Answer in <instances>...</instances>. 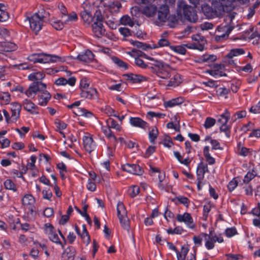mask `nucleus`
I'll list each match as a JSON object with an SVG mask.
<instances>
[{
	"label": "nucleus",
	"mask_w": 260,
	"mask_h": 260,
	"mask_svg": "<svg viewBox=\"0 0 260 260\" xmlns=\"http://www.w3.org/2000/svg\"><path fill=\"white\" fill-rule=\"evenodd\" d=\"M81 17L82 20L87 23H89L92 20L91 12H81Z\"/></svg>",
	"instance_id": "nucleus-53"
},
{
	"label": "nucleus",
	"mask_w": 260,
	"mask_h": 260,
	"mask_svg": "<svg viewBox=\"0 0 260 260\" xmlns=\"http://www.w3.org/2000/svg\"><path fill=\"white\" fill-rule=\"evenodd\" d=\"M46 88V85L42 82H34L25 90L24 93L29 98H34L39 92Z\"/></svg>",
	"instance_id": "nucleus-7"
},
{
	"label": "nucleus",
	"mask_w": 260,
	"mask_h": 260,
	"mask_svg": "<svg viewBox=\"0 0 260 260\" xmlns=\"http://www.w3.org/2000/svg\"><path fill=\"white\" fill-rule=\"evenodd\" d=\"M156 11V6L152 5L145 7L142 10V13L148 17L154 16Z\"/></svg>",
	"instance_id": "nucleus-32"
},
{
	"label": "nucleus",
	"mask_w": 260,
	"mask_h": 260,
	"mask_svg": "<svg viewBox=\"0 0 260 260\" xmlns=\"http://www.w3.org/2000/svg\"><path fill=\"white\" fill-rule=\"evenodd\" d=\"M61 58L57 55L44 53V63L61 62Z\"/></svg>",
	"instance_id": "nucleus-39"
},
{
	"label": "nucleus",
	"mask_w": 260,
	"mask_h": 260,
	"mask_svg": "<svg viewBox=\"0 0 260 260\" xmlns=\"http://www.w3.org/2000/svg\"><path fill=\"white\" fill-rule=\"evenodd\" d=\"M92 27L93 32L96 37L100 38L104 35L105 29L103 28V21L99 18L94 22Z\"/></svg>",
	"instance_id": "nucleus-18"
},
{
	"label": "nucleus",
	"mask_w": 260,
	"mask_h": 260,
	"mask_svg": "<svg viewBox=\"0 0 260 260\" xmlns=\"http://www.w3.org/2000/svg\"><path fill=\"white\" fill-rule=\"evenodd\" d=\"M0 101L3 104H8L11 101V96L8 92H0Z\"/></svg>",
	"instance_id": "nucleus-50"
},
{
	"label": "nucleus",
	"mask_w": 260,
	"mask_h": 260,
	"mask_svg": "<svg viewBox=\"0 0 260 260\" xmlns=\"http://www.w3.org/2000/svg\"><path fill=\"white\" fill-rule=\"evenodd\" d=\"M208 172V166L202 162H200L197 167L196 173L197 176V180L199 183H201L204 178L206 172Z\"/></svg>",
	"instance_id": "nucleus-24"
},
{
	"label": "nucleus",
	"mask_w": 260,
	"mask_h": 260,
	"mask_svg": "<svg viewBox=\"0 0 260 260\" xmlns=\"http://www.w3.org/2000/svg\"><path fill=\"white\" fill-rule=\"evenodd\" d=\"M7 6L3 3H0V21L4 22L9 18V13L7 11Z\"/></svg>",
	"instance_id": "nucleus-34"
},
{
	"label": "nucleus",
	"mask_w": 260,
	"mask_h": 260,
	"mask_svg": "<svg viewBox=\"0 0 260 260\" xmlns=\"http://www.w3.org/2000/svg\"><path fill=\"white\" fill-rule=\"evenodd\" d=\"M129 123L131 125L134 127H138L146 129L148 127V124L139 117H131Z\"/></svg>",
	"instance_id": "nucleus-26"
},
{
	"label": "nucleus",
	"mask_w": 260,
	"mask_h": 260,
	"mask_svg": "<svg viewBox=\"0 0 260 260\" xmlns=\"http://www.w3.org/2000/svg\"><path fill=\"white\" fill-rule=\"evenodd\" d=\"M51 97L50 93L46 90V88L41 90L38 95V104L41 106H45L50 100Z\"/></svg>",
	"instance_id": "nucleus-19"
},
{
	"label": "nucleus",
	"mask_w": 260,
	"mask_h": 260,
	"mask_svg": "<svg viewBox=\"0 0 260 260\" xmlns=\"http://www.w3.org/2000/svg\"><path fill=\"white\" fill-rule=\"evenodd\" d=\"M122 169L125 172L135 175H140L142 172L140 167L136 164H126L122 166Z\"/></svg>",
	"instance_id": "nucleus-21"
},
{
	"label": "nucleus",
	"mask_w": 260,
	"mask_h": 260,
	"mask_svg": "<svg viewBox=\"0 0 260 260\" xmlns=\"http://www.w3.org/2000/svg\"><path fill=\"white\" fill-rule=\"evenodd\" d=\"M28 59L30 61L44 63V53L32 54L28 56Z\"/></svg>",
	"instance_id": "nucleus-37"
},
{
	"label": "nucleus",
	"mask_w": 260,
	"mask_h": 260,
	"mask_svg": "<svg viewBox=\"0 0 260 260\" xmlns=\"http://www.w3.org/2000/svg\"><path fill=\"white\" fill-rule=\"evenodd\" d=\"M222 66L221 65L215 66L214 69L211 70L207 71L206 73L209 74L210 75L214 77L225 76L226 74L220 70L222 69Z\"/></svg>",
	"instance_id": "nucleus-33"
},
{
	"label": "nucleus",
	"mask_w": 260,
	"mask_h": 260,
	"mask_svg": "<svg viewBox=\"0 0 260 260\" xmlns=\"http://www.w3.org/2000/svg\"><path fill=\"white\" fill-rule=\"evenodd\" d=\"M175 123L173 122H170L167 123V127L168 128L173 129L176 132H179L180 130V120L178 119L176 116H174Z\"/></svg>",
	"instance_id": "nucleus-45"
},
{
	"label": "nucleus",
	"mask_w": 260,
	"mask_h": 260,
	"mask_svg": "<svg viewBox=\"0 0 260 260\" xmlns=\"http://www.w3.org/2000/svg\"><path fill=\"white\" fill-rule=\"evenodd\" d=\"M177 19H181L183 17L187 21L195 23L198 20V17L193 8L187 5L184 1H179L177 4Z\"/></svg>",
	"instance_id": "nucleus-1"
},
{
	"label": "nucleus",
	"mask_w": 260,
	"mask_h": 260,
	"mask_svg": "<svg viewBox=\"0 0 260 260\" xmlns=\"http://www.w3.org/2000/svg\"><path fill=\"white\" fill-rule=\"evenodd\" d=\"M234 28V26L231 24L218 26L216 28V32L219 34L215 35V40L217 42H220L226 39Z\"/></svg>",
	"instance_id": "nucleus-6"
},
{
	"label": "nucleus",
	"mask_w": 260,
	"mask_h": 260,
	"mask_svg": "<svg viewBox=\"0 0 260 260\" xmlns=\"http://www.w3.org/2000/svg\"><path fill=\"white\" fill-rule=\"evenodd\" d=\"M21 110V105L18 103L11 104V121L15 122L19 118Z\"/></svg>",
	"instance_id": "nucleus-20"
},
{
	"label": "nucleus",
	"mask_w": 260,
	"mask_h": 260,
	"mask_svg": "<svg viewBox=\"0 0 260 260\" xmlns=\"http://www.w3.org/2000/svg\"><path fill=\"white\" fill-rule=\"evenodd\" d=\"M51 25L56 30H61L64 26L63 22L61 20L52 18L50 21Z\"/></svg>",
	"instance_id": "nucleus-44"
},
{
	"label": "nucleus",
	"mask_w": 260,
	"mask_h": 260,
	"mask_svg": "<svg viewBox=\"0 0 260 260\" xmlns=\"http://www.w3.org/2000/svg\"><path fill=\"white\" fill-rule=\"evenodd\" d=\"M167 33H164L161 36V38L158 41L157 44L150 45L143 43L137 41L130 40L129 42L132 45L138 48L141 49L142 50H148L149 49H154L159 47H163L170 46L169 41L165 38L164 36L166 35Z\"/></svg>",
	"instance_id": "nucleus-3"
},
{
	"label": "nucleus",
	"mask_w": 260,
	"mask_h": 260,
	"mask_svg": "<svg viewBox=\"0 0 260 260\" xmlns=\"http://www.w3.org/2000/svg\"><path fill=\"white\" fill-rule=\"evenodd\" d=\"M80 104V101H76L73 104L68 106V108L72 110L73 112L79 116H84L86 118H91L93 116V114L86 109L79 107Z\"/></svg>",
	"instance_id": "nucleus-11"
},
{
	"label": "nucleus",
	"mask_w": 260,
	"mask_h": 260,
	"mask_svg": "<svg viewBox=\"0 0 260 260\" xmlns=\"http://www.w3.org/2000/svg\"><path fill=\"white\" fill-rule=\"evenodd\" d=\"M169 78L166 82L164 87H175L178 86L182 82V78L181 76L175 72H172L170 74Z\"/></svg>",
	"instance_id": "nucleus-15"
},
{
	"label": "nucleus",
	"mask_w": 260,
	"mask_h": 260,
	"mask_svg": "<svg viewBox=\"0 0 260 260\" xmlns=\"http://www.w3.org/2000/svg\"><path fill=\"white\" fill-rule=\"evenodd\" d=\"M108 7V11L111 12H117L121 7V4L117 1L111 0V4Z\"/></svg>",
	"instance_id": "nucleus-48"
},
{
	"label": "nucleus",
	"mask_w": 260,
	"mask_h": 260,
	"mask_svg": "<svg viewBox=\"0 0 260 260\" xmlns=\"http://www.w3.org/2000/svg\"><path fill=\"white\" fill-rule=\"evenodd\" d=\"M203 154L206 160L209 165H213L215 162V158H213L210 153L209 146H205L203 149Z\"/></svg>",
	"instance_id": "nucleus-38"
},
{
	"label": "nucleus",
	"mask_w": 260,
	"mask_h": 260,
	"mask_svg": "<svg viewBox=\"0 0 260 260\" xmlns=\"http://www.w3.org/2000/svg\"><path fill=\"white\" fill-rule=\"evenodd\" d=\"M34 15L39 16V18L44 22L45 19L49 17L50 14L48 11H46L43 8H41Z\"/></svg>",
	"instance_id": "nucleus-47"
},
{
	"label": "nucleus",
	"mask_w": 260,
	"mask_h": 260,
	"mask_svg": "<svg viewBox=\"0 0 260 260\" xmlns=\"http://www.w3.org/2000/svg\"><path fill=\"white\" fill-rule=\"evenodd\" d=\"M75 254V249L73 247H69L62 253V257L65 259H70L73 258Z\"/></svg>",
	"instance_id": "nucleus-41"
},
{
	"label": "nucleus",
	"mask_w": 260,
	"mask_h": 260,
	"mask_svg": "<svg viewBox=\"0 0 260 260\" xmlns=\"http://www.w3.org/2000/svg\"><path fill=\"white\" fill-rule=\"evenodd\" d=\"M22 203L23 206L30 209L32 211V207L35 203V199L34 197L30 194H25L22 199Z\"/></svg>",
	"instance_id": "nucleus-29"
},
{
	"label": "nucleus",
	"mask_w": 260,
	"mask_h": 260,
	"mask_svg": "<svg viewBox=\"0 0 260 260\" xmlns=\"http://www.w3.org/2000/svg\"><path fill=\"white\" fill-rule=\"evenodd\" d=\"M230 117V113L227 109H225L224 112L217 117V123L220 125L226 124Z\"/></svg>",
	"instance_id": "nucleus-35"
},
{
	"label": "nucleus",
	"mask_w": 260,
	"mask_h": 260,
	"mask_svg": "<svg viewBox=\"0 0 260 260\" xmlns=\"http://www.w3.org/2000/svg\"><path fill=\"white\" fill-rule=\"evenodd\" d=\"M45 75L42 72H34L28 76V79L32 81L42 80L44 78Z\"/></svg>",
	"instance_id": "nucleus-40"
},
{
	"label": "nucleus",
	"mask_w": 260,
	"mask_h": 260,
	"mask_svg": "<svg viewBox=\"0 0 260 260\" xmlns=\"http://www.w3.org/2000/svg\"><path fill=\"white\" fill-rule=\"evenodd\" d=\"M76 79L74 77H71L68 79L63 77H60L55 80L54 83L57 86H64L69 84L71 86L75 85Z\"/></svg>",
	"instance_id": "nucleus-27"
},
{
	"label": "nucleus",
	"mask_w": 260,
	"mask_h": 260,
	"mask_svg": "<svg viewBox=\"0 0 260 260\" xmlns=\"http://www.w3.org/2000/svg\"><path fill=\"white\" fill-rule=\"evenodd\" d=\"M158 134V130L156 127H153L149 133V139L151 143H154Z\"/></svg>",
	"instance_id": "nucleus-54"
},
{
	"label": "nucleus",
	"mask_w": 260,
	"mask_h": 260,
	"mask_svg": "<svg viewBox=\"0 0 260 260\" xmlns=\"http://www.w3.org/2000/svg\"><path fill=\"white\" fill-rule=\"evenodd\" d=\"M26 19L29 22L30 29L36 34L42 29L44 22L39 18V16L34 14L30 17H27Z\"/></svg>",
	"instance_id": "nucleus-13"
},
{
	"label": "nucleus",
	"mask_w": 260,
	"mask_h": 260,
	"mask_svg": "<svg viewBox=\"0 0 260 260\" xmlns=\"http://www.w3.org/2000/svg\"><path fill=\"white\" fill-rule=\"evenodd\" d=\"M127 80L134 83H140L147 80V78L141 75L129 74L125 75Z\"/></svg>",
	"instance_id": "nucleus-31"
},
{
	"label": "nucleus",
	"mask_w": 260,
	"mask_h": 260,
	"mask_svg": "<svg viewBox=\"0 0 260 260\" xmlns=\"http://www.w3.org/2000/svg\"><path fill=\"white\" fill-rule=\"evenodd\" d=\"M24 109L31 114H39V108L33 102L28 99H25L23 101Z\"/></svg>",
	"instance_id": "nucleus-23"
},
{
	"label": "nucleus",
	"mask_w": 260,
	"mask_h": 260,
	"mask_svg": "<svg viewBox=\"0 0 260 260\" xmlns=\"http://www.w3.org/2000/svg\"><path fill=\"white\" fill-rule=\"evenodd\" d=\"M212 207H213V205L210 202H208L204 205L203 214V218L204 220H206L207 219L209 213L211 211Z\"/></svg>",
	"instance_id": "nucleus-46"
},
{
	"label": "nucleus",
	"mask_w": 260,
	"mask_h": 260,
	"mask_svg": "<svg viewBox=\"0 0 260 260\" xmlns=\"http://www.w3.org/2000/svg\"><path fill=\"white\" fill-rule=\"evenodd\" d=\"M112 60L118 67L124 70L127 69V64L118 58L116 57H113Z\"/></svg>",
	"instance_id": "nucleus-61"
},
{
	"label": "nucleus",
	"mask_w": 260,
	"mask_h": 260,
	"mask_svg": "<svg viewBox=\"0 0 260 260\" xmlns=\"http://www.w3.org/2000/svg\"><path fill=\"white\" fill-rule=\"evenodd\" d=\"M111 4V0H96L93 6L97 8L98 11L101 14L108 11V7Z\"/></svg>",
	"instance_id": "nucleus-22"
},
{
	"label": "nucleus",
	"mask_w": 260,
	"mask_h": 260,
	"mask_svg": "<svg viewBox=\"0 0 260 260\" xmlns=\"http://www.w3.org/2000/svg\"><path fill=\"white\" fill-rule=\"evenodd\" d=\"M224 234L228 238H231L238 234L237 231L235 227L227 228L224 231Z\"/></svg>",
	"instance_id": "nucleus-59"
},
{
	"label": "nucleus",
	"mask_w": 260,
	"mask_h": 260,
	"mask_svg": "<svg viewBox=\"0 0 260 260\" xmlns=\"http://www.w3.org/2000/svg\"><path fill=\"white\" fill-rule=\"evenodd\" d=\"M94 7H95L93 6V3L91 4L89 1H85L82 5V8L83 9L82 12H91L92 9Z\"/></svg>",
	"instance_id": "nucleus-55"
},
{
	"label": "nucleus",
	"mask_w": 260,
	"mask_h": 260,
	"mask_svg": "<svg viewBox=\"0 0 260 260\" xmlns=\"http://www.w3.org/2000/svg\"><path fill=\"white\" fill-rule=\"evenodd\" d=\"M44 232L48 237L50 236L55 231L53 226L49 223H46L44 225Z\"/></svg>",
	"instance_id": "nucleus-57"
},
{
	"label": "nucleus",
	"mask_w": 260,
	"mask_h": 260,
	"mask_svg": "<svg viewBox=\"0 0 260 260\" xmlns=\"http://www.w3.org/2000/svg\"><path fill=\"white\" fill-rule=\"evenodd\" d=\"M80 104V101H76L73 104L68 106V108L72 110L73 112L79 116H84L86 118H91L93 116V114L86 109L79 107Z\"/></svg>",
	"instance_id": "nucleus-12"
},
{
	"label": "nucleus",
	"mask_w": 260,
	"mask_h": 260,
	"mask_svg": "<svg viewBox=\"0 0 260 260\" xmlns=\"http://www.w3.org/2000/svg\"><path fill=\"white\" fill-rule=\"evenodd\" d=\"M176 219L179 222H183L190 229L193 230L195 228L193 218L190 214L188 212H184L182 214H177Z\"/></svg>",
	"instance_id": "nucleus-14"
},
{
	"label": "nucleus",
	"mask_w": 260,
	"mask_h": 260,
	"mask_svg": "<svg viewBox=\"0 0 260 260\" xmlns=\"http://www.w3.org/2000/svg\"><path fill=\"white\" fill-rule=\"evenodd\" d=\"M183 100L181 97L171 99L164 103V106L166 108H172L182 104Z\"/></svg>",
	"instance_id": "nucleus-36"
},
{
	"label": "nucleus",
	"mask_w": 260,
	"mask_h": 260,
	"mask_svg": "<svg viewBox=\"0 0 260 260\" xmlns=\"http://www.w3.org/2000/svg\"><path fill=\"white\" fill-rule=\"evenodd\" d=\"M169 9L167 5H161L157 11L156 18L154 20V23L156 25H160L168 19Z\"/></svg>",
	"instance_id": "nucleus-10"
},
{
	"label": "nucleus",
	"mask_w": 260,
	"mask_h": 260,
	"mask_svg": "<svg viewBox=\"0 0 260 260\" xmlns=\"http://www.w3.org/2000/svg\"><path fill=\"white\" fill-rule=\"evenodd\" d=\"M77 57L79 60L88 62L93 59L94 55L91 51L87 50L84 52L79 54Z\"/></svg>",
	"instance_id": "nucleus-30"
},
{
	"label": "nucleus",
	"mask_w": 260,
	"mask_h": 260,
	"mask_svg": "<svg viewBox=\"0 0 260 260\" xmlns=\"http://www.w3.org/2000/svg\"><path fill=\"white\" fill-rule=\"evenodd\" d=\"M117 212L121 226L124 229L128 231L129 228V221L127 216V211L122 202H118Z\"/></svg>",
	"instance_id": "nucleus-5"
},
{
	"label": "nucleus",
	"mask_w": 260,
	"mask_h": 260,
	"mask_svg": "<svg viewBox=\"0 0 260 260\" xmlns=\"http://www.w3.org/2000/svg\"><path fill=\"white\" fill-rule=\"evenodd\" d=\"M172 72L169 68L165 66L159 67L155 70V74L159 78L158 82L160 85L164 86L165 85Z\"/></svg>",
	"instance_id": "nucleus-8"
},
{
	"label": "nucleus",
	"mask_w": 260,
	"mask_h": 260,
	"mask_svg": "<svg viewBox=\"0 0 260 260\" xmlns=\"http://www.w3.org/2000/svg\"><path fill=\"white\" fill-rule=\"evenodd\" d=\"M245 53V51L243 48H237L231 49L226 55L225 58L226 62L231 66H237V59H234V57L243 55Z\"/></svg>",
	"instance_id": "nucleus-9"
},
{
	"label": "nucleus",
	"mask_w": 260,
	"mask_h": 260,
	"mask_svg": "<svg viewBox=\"0 0 260 260\" xmlns=\"http://www.w3.org/2000/svg\"><path fill=\"white\" fill-rule=\"evenodd\" d=\"M140 192V188L137 185H132L128 189V193L132 197H136Z\"/></svg>",
	"instance_id": "nucleus-52"
},
{
	"label": "nucleus",
	"mask_w": 260,
	"mask_h": 260,
	"mask_svg": "<svg viewBox=\"0 0 260 260\" xmlns=\"http://www.w3.org/2000/svg\"><path fill=\"white\" fill-rule=\"evenodd\" d=\"M175 200H177L180 204H183L186 207H188L189 205V199L182 196H179L176 197Z\"/></svg>",
	"instance_id": "nucleus-58"
},
{
	"label": "nucleus",
	"mask_w": 260,
	"mask_h": 260,
	"mask_svg": "<svg viewBox=\"0 0 260 260\" xmlns=\"http://www.w3.org/2000/svg\"><path fill=\"white\" fill-rule=\"evenodd\" d=\"M238 181L236 178H233L228 184V188L230 191H233L237 186Z\"/></svg>",
	"instance_id": "nucleus-63"
},
{
	"label": "nucleus",
	"mask_w": 260,
	"mask_h": 260,
	"mask_svg": "<svg viewBox=\"0 0 260 260\" xmlns=\"http://www.w3.org/2000/svg\"><path fill=\"white\" fill-rule=\"evenodd\" d=\"M4 185L5 188L7 190H10L13 192H16L17 190L16 185L11 179H6L4 182Z\"/></svg>",
	"instance_id": "nucleus-42"
},
{
	"label": "nucleus",
	"mask_w": 260,
	"mask_h": 260,
	"mask_svg": "<svg viewBox=\"0 0 260 260\" xmlns=\"http://www.w3.org/2000/svg\"><path fill=\"white\" fill-rule=\"evenodd\" d=\"M61 18L64 24H70L77 20L78 16L75 12H72L70 14L67 13L65 15H61Z\"/></svg>",
	"instance_id": "nucleus-28"
},
{
	"label": "nucleus",
	"mask_w": 260,
	"mask_h": 260,
	"mask_svg": "<svg viewBox=\"0 0 260 260\" xmlns=\"http://www.w3.org/2000/svg\"><path fill=\"white\" fill-rule=\"evenodd\" d=\"M55 124L57 128V131L62 135L63 137H65V135L61 131L67 127V124L63 121L59 120H56L55 121Z\"/></svg>",
	"instance_id": "nucleus-51"
},
{
	"label": "nucleus",
	"mask_w": 260,
	"mask_h": 260,
	"mask_svg": "<svg viewBox=\"0 0 260 260\" xmlns=\"http://www.w3.org/2000/svg\"><path fill=\"white\" fill-rule=\"evenodd\" d=\"M215 123V119L210 117H208L205 119L204 126L206 129L210 128L213 126Z\"/></svg>",
	"instance_id": "nucleus-56"
},
{
	"label": "nucleus",
	"mask_w": 260,
	"mask_h": 260,
	"mask_svg": "<svg viewBox=\"0 0 260 260\" xmlns=\"http://www.w3.org/2000/svg\"><path fill=\"white\" fill-rule=\"evenodd\" d=\"M201 236L204 238L205 241V246L208 250L213 249L215 243H221L223 242V238L221 234L216 233L212 230L209 231V234H201Z\"/></svg>",
	"instance_id": "nucleus-4"
},
{
	"label": "nucleus",
	"mask_w": 260,
	"mask_h": 260,
	"mask_svg": "<svg viewBox=\"0 0 260 260\" xmlns=\"http://www.w3.org/2000/svg\"><path fill=\"white\" fill-rule=\"evenodd\" d=\"M48 238L52 242L57 244H61V242L58 237L57 234L56 232V231H55L50 236H49Z\"/></svg>",
	"instance_id": "nucleus-64"
},
{
	"label": "nucleus",
	"mask_w": 260,
	"mask_h": 260,
	"mask_svg": "<svg viewBox=\"0 0 260 260\" xmlns=\"http://www.w3.org/2000/svg\"><path fill=\"white\" fill-rule=\"evenodd\" d=\"M83 146L86 151L91 153L94 151L96 147V143L89 134L84 135L82 138Z\"/></svg>",
	"instance_id": "nucleus-16"
},
{
	"label": "nucleus",
	"mask_w": 260,
	"mask_h": 260,
	"mask_svg": "<svg viewBox=\"0 0 260 260\" xmlns=\"http://www.w3.org/2000/svg\"><path fill=\"white\" fill-rule=\"evenodd\" d=\"M106 122L107 126H102L101 127L102 132L111 143H116L117 139L113 134L111 128L115 129L117 132H120L122 129L120 124H118L114 119L111 118H108Z\"/></svg>",
	"instance_id": "nucleus-2"
},
{
	"label": "nucleus",
	"mask_w": 260,
	"mask_h": 260,
	"mask_svg": "<svg viewBox=\"0 0 260 260\" xmlns=\"http://www.w3.org/2000/svg\"><path fill=\"white\" fill-rule=\"evenodd\" d=\"M255 176L256 173L253 170L252 171L248 172L244 176L243 182L244 183H247L250 181Z\"/></svg>",
	"instance_id": "nucleus-62"
},
{
	"label": "nucleus",
	"mask_w": 260,
	"mask_h": 260,
	"mask_svg": "<svg viewBox=\"0 0 260 260\" xmlns=\"http://www.w3.org/2000/svg\"><path fill=\"white\" fill-rule=\"evenodd\" d=\"M80 95L81 98L90 100L98 99L99 93L97 90L92 87L87 88L81 91Z\"/></svg>",
	"instance_id": "nucleus-17"
},
{
	"label": "nucleus",
	"mask_w": 260,
	"mask_h": 260,
	"mask_svg": "<svg viewBox=\"0 0 260 260\" xmlns=\"http://www.w3.org/2000/svg\"><path fill=\"white\" fill-rule=\"evenodd\" d=\"M89 86V81L86 77H83L80 81V89L81 91L86 89Z\"/></svg>",
	"instance_id": "nucleus-60"
},
{
	"label": "nucleus",
	"mask_w": 260,
	"mask_h": 260,
	"mask_svg": "<svg viewBox=\"0 0 260 260\" xmlns=\"http://www.w3.org/2000/svg\"><path fill=\"white\" fill-rule=\"evenodd\" d=\"M120 21L122 25H128L131 27L133 26L134 25V23L131 18L127 15L123 16Z\"/></svg>",
	"instance_id": "nucleus-49"
},
{
	"label": "nucleus",
	"mask_w": 260,
	"mask_h": 260,
	"mask_svg": "<svg viewBox=\"0 0 260 260\" xmlns=\"http://www.w3.org/2000/svg\"><path fill=\"white\" fill-rule=\"evenodd\" d=\"M136 49H133L131 51L127 52V54L131 57L134 58L135 64L138 67L141 69H146L148 67V64L144 62V61L136 54Z\"/></svg>",
	"instance_id": "nucleus-25"
},
{
	"label": "nucleus",
	"mask_w": 260,
	"mask_h": 260,
	"mask_svg": "<svg viewBox=\"0 0 260 260\" xmlns=\"http://www.w3.org/2000/svg\"><path fill=\"white\" fill-rule=\"evenodd\" d=\"M170 48L175 52L181 55H184L186 52L185 45L184 44L177 46H170Z\"/></svg>",
	"instance_id": "nucleus-43"
}]
</instances>
